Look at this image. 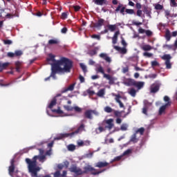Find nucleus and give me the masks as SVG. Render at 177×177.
Masks as SVG:
<instances>
[{
  "label": "nucleus",
  "instance_id": "f257e3e1",
  "mask_svg": "<svg viewBox=\"0 0 177 177\" xmlns=\"http://www.w3.org/2000/svg\"><path fill=\"white\" fill-rule=\"evenodd\" d=\"M73 68V61L70 59L62 57L60 59L51 64L50 77L56 78L57 73H71Z\"/></svg>",
  "mask_w": 177,
  "mask_h": 177
},
{
  "label": "nucleus",
  "instance_id": "f03ea898",
  "mask_svg": "<svg viewBox=\"0 0 177 177\" xmlns=\"http://www.w3.org/2000/svg\"><path fill=\"white\" fill-rule=\"evenodd\" d=\"M37 160H39L40 162H44V161L46 160V156H35L32 160L28 158L25 159V161L28 165V172L32 177H37V173L41 171V167H39L37 163Z\"/></svg>",
  "mask_w": 177,
  "mask_h": 177
},
{
  "label": "nucleus",
  "instance_id": "7ed1b4c3",
  "mask_svg": "<svg viewBox=\"0 0 177 177\" xmlns=\"http://www.w3.org/2000/svg\"><path fill=\"white\" fill-rule=\"evenodd\" d=\"M74 88H75V83L71 84L68 87L63 88L61 90L60 93H57L56 96L51 100L50 104L48 105V109H53V106H56V102H58V100H64V99H66V97H63L62 96V95H63V93L68 92V91H74Z\"/></svg>",
  "mask_w": 177,
  "mask_h": 177
},
{
  "label": "nucleus",
  "instance_id": "20e7f679",
  "mask_svg": "<svg viewBox=\"0 0 177 177\" xmlns=\"http://www.w3.org/2000/svg\"><path fill=\"white\" fill-rule=\"evenodd\" d=\"M164 102H165L166 104L162 105V106L160 107L158 112L159 115H162L163 113H165V110H167V108L169 107V106H171L172 103L168 95H165L164 97Z\"/></svg>",
  "mask_w": 177,
  "mask_h": 177
},
{
  "label": "nucleus",
  "instance_id": "39448f33",
  "mask_svg": "<svg viewBox=\"0 0 177 177\" xmlns=\"http://www.w3.org/2000/svg\"><path fill=\"white\" fill-rule=\"evenodd\" d=\"M104 171H106V169L97 171L96 169L88 165L84 167L83 175L84 174H88V172H91V175H99L100 174H102V172H104Z\"/></svg>",
  "mask_w": 177,
  "mask_h": 177
},
{
  "label": "nucleus",
  "instance_id": "423d86ee",
  "mask_svg": "<svg viewBox=\"0 0 177 177\" xmlns=\"http://www.w3.org/2000/svg\"><path fill=\"white\" fill-rule=\"evenodd\" d=\"M161 59L162 60H165L166 68H167L168 70L169 68H171L172 64H171V59H172V57H171V55L165 54L162 57H161Z\"/></svg>",
  "mask_w": 177,
  "mask_h": 177
},
{
  "label": "nucleus",
  "instance_id": "0eeeda50",
  "mask_svg": "<svg viewBox=\"0 0 177 177\" xmlns=\"http://www.w3.org/2000/svg\"><path fill=\"white\" fill-rule=\"evenodd\" d=\"M92 114H94V115H99V112H97V111L96 110H92V109L86 110L84 112V117L88 120H93V116H92Z\"/></svg>",
  "mask_w": 177,
  "mask_h": 177
},
{
  "label": "nucleus",
  "instance_id": "6e6552de",
  "mask_svg": "<svg viewBox=\"0 0 177 177\" xmlns=\"http://www.w3.org/2000/svg\"><path fill=\"white\" fill-rule=\"evenodd\" d=\"M70 172L73 173L75 175H77V176H80V175H84L82 169L81 168L77 167V166H73L71 168H69Z\"/></svg>",
  "mask_w": 177,
  "mask_h": 177
},
{
  "label": "nucleus",
  "instance_id": "1a4fd4ad",
  "mask_svg": "<svg viewBox=\"0 0 177 177\" xmlns=\"http://www.w3.org/2000/svg\"><path fill=\"white\" fill-rule=\"evenodd\" d=\"M64 108L66 111H75V113H82V109L79 106H71L68 105H64Z\"/></svg>",
  "mask_w": 177,
  "mask_h": 177
},
{
  "label": "nucleus",
  "instance_id": "9d476101",
  "mask_svg": "<svg viewBox=\"0 0 177 177\" xmlns=\"http://www.w3.org/2000/svg\"><path fill=\"white\" fill-rule=\"evenodd\" d=\"M15 168L16 167L15 166V158H13L10 160V165L8 167V174L12 177H13V174H15H15H17V172H19L17 170L15 171Z\"/></svg>",
  "mask_w": 177,
  "mask_h": 177
},
{
  "label": "nucleus",
  "instance_id": "9b49d317",
  "mask_svg": "<svg viewBox=\"0 0 177 177\" xmlns=\"http://www.w3.org/2000/svg\"><path fill=\"white\" fill-rule=\"evenodd\" d=\"M112 96L115 97V100L116 102V103H118L120 105V109H124V104L122 103V102H121V95L120 94H115L114 93H112Z\"/></svg>",
  "mask_w": 177,
  "mask_h": 177
},
{
  "label": "nucleus",
  "instance_id": "f8f14e48",
  "mask_svg": "<svg viewBox=\"0 0 177 177\" xmlns=\"http://www.w3.org/2000/svg\"><path fill=\"white\" fill-rule=\"evenodd\" d=\"M68 137L73 138L71 136V133H60L54 138V140H62V139H64V138Z\"/></svg>",
  "mask_w": 177,
  "mask_h": 177
},
{
  "label": "nucleus",
  "instance_id": "ddd939ff",
  "mask_svg": "<svg viewBox=\"0 0 177 177\" xmlns=\"http://www.w3.org/2000/svg\"><path fill=\"white\" fill-rule=\"evenodd\" d=\"M113 122H114V120L111 118L106 120L105 122L107 124V125L105 126V128L106 129H109V131H111V129H113V127H114V123H113Z\"/></svg>",
  "mask_w": 177,
  "mask_h": 177
},
{
  "label": "nucleus",
  "instance_id": "4468645a",
  "mask_svg": "<svg viewBox=\"0 0 177 177\" xmlns=\"http://www.w3.org/2000/svg\"><path fill=\"white\" fill-rule=\"evenodd\" d=\"M82 131H85V124H80V126L77 128V130L71 133V135L73 137L74 136V135H78V133H80V132H82Z\"/></svg>",
  "mask_w": 177,
  "mask_h": 177
},
{
  "label": "nucleus",
  "instance_id": "2eb2a0df",
  "mask_svg": "<svg viewBox=\"0 0 177 177\" xmlns=\"http://www.w3.org/2000/svg\"><path fill=\"white\" fill-rule=\"evenodd\" d=\"M139 34H146L147 37H151L153 35V32L150 30H145L142 28L138 29Z\"/></svg>",
  "mask_w": 177,
  "mask_h": 177
},
{
  "label": "nucleus",
  "instance_id": "dca6fc26",
  "mask_svg": "<svg viewBox=\"0 0 177 177\" xmlns=\"http://www.w3.org/2000/svg\"><path fill=\"white\" fill-rule=\"evenodd\" d=\"M109 165H110V163L106 162V161H104V162H97L95 167H97V168H105V167H109Z\"/></svg>",
  "mask_w": 177,
  "mask_h": 177
},
{
  "label": "nucleus",
  "instance_id": "f3484780",
  "mask_svg": "<svg viewBox=\"0 0 177 177\" xmlns=\"http://www.w3.org/2000/svg\"><path fill=\"white\" fill-rule=\"evenodd\" d=\"M113 48L115 49V50H118V52H120V53L122 55L127 54V50L125 47L121 48L118 46H114Z\"/></svg>",
  "mask_w": 177,
  "mask_h": 177
},
{
  "label": "nucleus",
  "instance_id": "a211bd4d",
  "mask_svg": "<svg viewBox=\"0 0 177 177\" xmlns=\"http://www.w3.org/2000/svg\"><path fill=\"white\" fill-rule=\"evenodd\" d=\"M93 2L95 5H98L100 6H103V5H109V1L107 0H93Z\"/></svg>",
  "mask_w": 177,
  "mask_h": 177
},
{
  "label": "nucleus",
  "instance_id": "6ab92c4d",
  "mask_svg": "<svg viewBox=\"0 0 177 177\" xmlns=\"http://www.w3.org/2000/svg\"><path fill=\"white\" fill-rule=\"evenodd\" d=\"M160 91V84H152L151 86V93H157Z\"/></svg>",
  "mask_w": 177,
  "mask_h": 177
},
{
  "label": "nucleus",
  "instance_id": "aec40b11",
  "mask_svg": "<svg viewBox=\"0 0 177 177\" xmlns=\"http://www.w3.org/2000/svg\"><path fill=\"white\" fill-rule=\"evenodd\" d=\"M104 78H106L109 80V85H114V82L115 81V79L113 77L107 74V75H104Z\"/></svg>",
  "mask_w": 177,
  "mask_h": 177
},
{
  "label": "nucleus",
  "instance_id": "412c9836",
  "mask_svg": "<svg viewBox=\"0 0 177 177\" xmlns=\"http://www.w3.org/2000/svg\"><path fill=\"white\" fill-rule=\"evenodd\" d=\"M104 25V19L100 18L98 19L97 22L94 24V27H95V28H99L100 27H102Z\"/></svg>",
  "mask_w": 177,
  "mask_h": 177
},
{
  "label": "nucleus",
  "instance_id": "4be33fe9",
  "mask_svg": "<svg viewBox=\"0 0 177 177\" xmlns=\"http://www.w3.org/2000/svg\"><path fill=\"white\" fill-rule=\"evenodd\" d=\"M120 35V30H118L115 32L113 37H112V44L115 45L118 41V36Z\"/></svg>",
  "mask_w": 177,
  "mask_h": 177
},
{
  "label": "nucleus",
  "instance_id": "5701e85b",
  "mask_svg": "<svg viewBox=\"0 0 177 177\" xmlns=\"http://www.w3.org/2000/svg\"><path fill=\"white\" fill-rule=\"evenodd\" d=\"M135 80L132 79H127L124 81V85H127V86H135Z\"/></svg>",
  "mask_w": 177,
  "mask_h": 177
},
{
  "label": "nucleus",
  "instance_id": "b1692460",
  "mask_svg": "<svg viewBox=\"0 0 177 177\" xmlns=\"http://www.w3.org/2000/svg\"><path fill=\"white\" fill-rule=\"evenodd\" d=\"M95 71L97 74H99V73L100 74H102L103 75V77L104 78V75H106L105 73H104V68H103V66H102V65H100L98 67H97L95 68Z\"/></svg>",
  "mask_w": 177,
  "mask_h": 177
},
{
  "label": "nucleus",
  "instance_id": "393cba45",
  "mask_svg": "<svg viewBox=\"0 0 177 177\" xmlns=\"http://www.w3.org/2000/svg\"><path fill=\"white\" fill-rule=\"evenodd\" d=\"M100 57H102V59H104V60H106L107 63H111V58H110V57H108L107 54L106 53L100 54Z\"/></svg>",
  "mask_w": 177,
  "mask_h": 177
},
{
  "label": "nucleus",
  "instance_id": "a878e982",
  "mask_svg": "<svg viewBox=\"0 0 177 177\" xmlns=\"http://www.w3.org/2000/svg\"><path fill=\"white\" fill-rule=\"evenodd\" d=\"M9 64H10L9 62H5L3 64L0 62V73L3 71V70H6V68L9 67Z\"/></svg>",
  "mask_w": 177,
  "mask_h": 177
},
{
  "label": "nucleus",
  "instance_id": "bb28decb",
  "mask_svg": "<svg viewBox=\"0 0 177 177\" xmlns=\"http://www.w3.org/2000/svg\"><path fill=\"white\" fill-rule=\"evenodd\" d=\"M134 86H136V88H138V89H142V88H143V86H145V82L136 81L134 82Z\"/></svg>",
  "mask_w": 177,
  "mask_h": 177
},
{
  "label": "nucleus",
  "instance_id": "cd10ccee",
  "mask_svg": "<svg viewBox=\"0 0 177 177\" xmlns=\"http://www.w3.org/2000/svg\"><path fill=\"white\" fill-rule=\"evenodd\" d=\"M144 12L146 14V15L149 17V19H151V10H150L147 7L144 8Z\"/></svg>",
  "mask_w": 177,
  "mask_h": 177
},
{
  "label": "nucleus",
  "instance_id": "c85d7f7f",
  "mask_svg": "<svg viewBox=\"0 0 177 177\" xmlns=\"http://www.w3.org/2000/svg\"><path fill=\"white\" fill-rule=\"evenodd\" d=\"M108 30H109V31H111V32H113V31H115V30L117 29V25L114 24V25H107L106 26Z\"/></svg>",
  "mask_w": 177,
  "mask_h": 177
},
{
  "label": "nucleus",
  "instance_id": "c756f323",
  "mask_svg": "<svg viewBox=\"0 0 177 177\" xmlns=\"http://www.w3.org/2000/svg\"><path fill=\"white\" fill-rule=\"evenodd\" d=\"M106 127H103L100 126L98 128L95 129L96 133H102V132H104L106 131Z\"/></svg>",
  "mask_w": 177,
  "mask_h": 177
},
{
  "label": "nucleus",
  "instance_id": "7c9ffc66",
  "mask_svg": "<svg viewBox=\"0 0 177 177\" xmlns=\"http://www.w3.org/2000/svg\"><path fill=\"white\" fill-rule=\"evenodd\" d=\"M142 50L148 51V50H151L153 49V47L149 44H145L142 46Z\"/></svg>",
  "mask_w": 177,
  "mask_h": 177
},
{
  "label": "nucleus",
  "instance_id": "2f4dec72",
  "mask_svg": "<svg viewBox=\"0 0 177 177\" xmlns=\"http://www.w3.org/2000/svg\"><path fill=\"white\" fill-rule=\"evenodd\" d=\"M167 41H171V32L169 30H167L165 35Z\"/></svg>",
  "mask_w": 177,
  "mask_h": 177
},
{
  "label": "nucleus",
  "instance_id": "473e14b6",
  "mask_svg": "<svg viewBox=\"0 0 177 177\" xmlns=\"http://www.w3.org/2000/svg\"><path fill=\"white\" fill-rule=\"evenodd\" d=\"M59 40L57 39H50L48 41V45H57L59 44Z\"/></svg>",
  "mask_w": 177,
  "mask_h": 177
},
{
  "label": "nucleus",
  "instance_id": "72a5a7b5",
  "mask_svg": "<svg viewBox=\"0 0 177 177\" xmlns=\"http://www.w3.org/2000/svg\"><path fill=\"white\" fill-rule=\"evenodd\" d=\"M47 62H53L56 63V59H55V55L49 54L48 57L47 58Z\"/></svg>",
  "mask_w": 177,
  "mask_h": 177
},
{
  "label": "nucleus",
  "instance_id": "f704fd0d",
  "mask_svg": "<svg viewBox=\"0 0 177 177\" xmlns=\"http://www.w3.org/2000/svg\"><path fill=\"white\" fill-rule=\"evenodd\" d=\"M138 140H139L136 138V134L135 133L134 134L132 135L130 142H133V143H138Z\"/></svg>",
  "mask_w": 177,
  "mask_h": 177
},
{
  "label": "nucleus",
  "instance_id": "c9c22d12",
  "mask_svg": "<svg viewBox=\"0 0 177 177\" xmlns=\"http://www.w3.org/2000/svg\"><path fill=\"white\" fill-rule=\"evenodd\" d=\"M138 133H140L141 136L143 135V133H145V128L144 127H140V129H138L135 134L138 135Z\"/></svg>",
  "mask_w": 177,
  "mask_h": 177
},
{
  "label": "nucleus",
  "instance_id": "e433bc0d",
  "mask_svg": "<svg viewBox=\"0 0 177 177\" xmlns=\"http://www.w3.org/2000/svg\"><path fill=\"white\" fill-rule=\"evenodd\" d=\"M129 95H131V96H132L133 97H135V96H136V90H135V88H132L129 91Z\"/></svg>",
  "mask_w": 177,
  "mask_h": 177
},
{
  "label": "nucleus",
  "instance_id": "4c0bfd02",
  "mask_svg": "<svg viewBox=\"0 0 177 177\" xmlns=\"http://www.w3.org/2000/svg\"><path fill=\"white\" fill-rule=\"evenodd\" d=\"M155 9L156 10H162V9H164V6L158 3L155 4Z\"/></svg>",
  "mask_w": 177,
  "mask_h": 177
},
{
  "label": "nucleus",
  "instance_id": "58836bf2",
  "mask_svg": "<svg viewBox=\"0 0 177 177\" xmlns=\"http://www.w3.org/2000/svg\"><path fill=\"white\" fill-rule=\"evenodd\" d=\"M97 96H99L100 97H103V96H104V89H100L97 93Z\"/></svg>",
  "mask_w": 177,
  "mask_h": 177
},
{
  "label": "nucleus",
  "instance_id": "ea45409f",
  "mask_svg": "<svg viewBox=\"0 0 177 177\" xmlns=\"http://www.w3.org/2000/svg\"><path fill=\"white\" fill-rule=\"evenodd\" d=\"M105 113H113L114 110L110 106H105L104 109Z\"/></svg>",
  "mask_w": 177,
  "mask_h": 177
},
{
  "label": "nucleus",
  "instance_id": "a19ab883",
  "mask_svg": "<svg viewBox=\"0 0 177 177\" xmlns=\"http://www.w3.org/2000/svg\"><path fill=\"white\" fill-rule=\"evenodd\" d=\"M3 42L4 45H12L13 44V41L10 39H3Z\"/></svg>",
  "mask_w": 177,
  "mask_h": 177
},
{
  "label": "nucleus",
  "instance_id": "79ce46f5",
  "mask_svg": "<svg viewBox=\"0 0 177 177\" xmlns=\"http://www.w3.org/2000/svg\"><path fill=\"white\" fill-rule=\"evenodd\" d=\"M165 17H167V19H169V17H174V15H171V12H169V10H165Z\"/></svg>",
  "mask_w": 177,
  "mask_h": 177
},
{
  "label": "nucleus",
  "instance_id": "37998d69",
  "mask_svg": "<svg viewBox=\"0 0 177 177\" xmlns=\"http://www.w3.org/2000/svg\"><path fill=\"white\" fill-rule=\"evenodd\" d=\"M53 113H57V114H63V111L58 107L57 109H53Z\"/></svg>",
  "mask_w": 177,
  "mask_h": 177
},
{
  "label": "nucleus",
  "instance_id": "c03bdc74",
  "mask_svg": "<svg viewBox=\"0 0 177 177\" xmlns=\"http://www.w3.org/2000/svg\"><path fill=\"white\" fill-rule=\"evenodd\" d=\"M121 158H122V156H116L115 158H114L111 161V164L115 162V161H120L121 160Z\"/></svg>",
  "mask_w": 177,
  "mask_h": 177
},
{
  "label": "nucleus",
  "instance_id": "a18cd8bd",
  "mask_svg": "<svg viewBox=\"0 0 177 177\" xmlns=\"http://www.w3.org/2000/svg\"><path fill=\"white\" fill-rule=\"evenodd\" d=\"M80 67L84 74L88 71V70L86 69V66H85L84 64H80Z\"/></svg>",
  "mask_w": 177,
  "mask_h": 177
},
{
  "label": "nucleus",
  "instance_id": "49530a36",
  "mask_svg": "<svg viewBox=\"0 0 177 177\" xmlns=\"http://www.w3.org/2000/svg\"><path fill=\"white\" fill-rule=\"evenodd\" d=\"M68 149L69 150V151H74V150H75V145H69L68 146Z\"/></svg>",
  "mask_w": 177,
  "mask_h": 177
},
{
  "label": "nucleus",
  "instance_id": "de8ad7c7",
  "mask_svg": "<svg viewBox=\"0 0 177 177\" xmlns=\"http://www.w3.org/2000/svg\"><path fill=\"white\" fill-rule=\"evenodd\" d=\"M121 131H127L128 130V125L127 124H123L120 127Z\"/></svg>",
  "mask_w": 177,
  "mask_h": 177
},
{
  "label": "nucleus",
  "instance_id": "09e8293b",
  "mask_svg": "<svg viewBox=\"0 0 177 177\" xmlns=\"http://www.w3.org/2000/svg\"><path fill=\"white\" fill-rule=\"evenodd\" d=\"M68 15L67 14V12H62L61 15V19H62V20H66V19H67Z\"/></svg>",
  "mask_w": 177,
  "mask_h": 177
},
{
  "label": "nucleus",
  "instance_id": "8fccbe9b",
  "mask_svg": "<svg viewBox=\"0 0 177 177\" xmlns=\"http://www.w3.org/2000/svg\"><path fill=\"white\" fill-rule=\"evenodd\" d=\"M126 13H127L128 15H133L135 13V10H132V9H126L125 10Z\"/></svg>",
  "mask_w": 177,
  "mask_h": 177
},
{
  "label": "nucleus",
  "instance_id": "3c124183",
  "mask_svg": "<svg viewBox=\"0 0 177 177\" xmlns=\"http://www.w3.org/2000/svg\"><path fill=\"white\" fill-rule=\"evenodd\" d=\"M143 56H145V57H153V53L145 52L143 53Z\"/></svg>",
  "mask_w": 177,
  "mask_h": 177
},
{
  "label": "nucleus",
  "instance_id": "603ef678",
  "mask_svg": "<svg viewBox=\"0 0 177 177\" xmlns=\"http://www.w3.org/2000/svg\"><path fill=\"white\" fill-rule=\"evenodd\" d=\"M15 15L13 14L8 13L6 15L4 19H13Z\"/></svg>",
  "mask_w": 177,
  "mask_h": 177
},
{
  "label": "nucleus",
  "instance_id": "864d4df0",
  "mask_svg": "<svg viewBox=\"0 0 177 177\" xmlns=\"http://www.w3.org/2000/svg\"><path fill=\"white\" fill-rule=\"evenodd\" d=\"M131 153H132V149H127L124 151L122 156H128V155L131 154Z\"/></svg>",
  "mask_w": 177,
  "mask_h": 177
},
{
  "label": "nucleus",
  "instance_id": "5fc2aeb1",
  "mask_svg": "<svg viewBox=\"0 0 177 177\" xmlns=\"http://www.w3.org/2000/svg\"><path fill=\"white\" fill-rule=\"evenodd\" d=\"M16 71L19 73L20 71V62H17L15 63Z\"/></svg>",
  "mask_w": 177,
  "mask_h": 177
},
{
  "label": "nucleus",
  "instance_id": "6e6d98bb",
  "mask_svg": "<svg viewBox=\"0 0 177 177\" xmlns=\"http://www.w3.org/2000/svg\"><path fill=\"white\" fill-rule=\"evenodd\" d=\"M128 71H129V67L125 66V67L122 68L123 74H127V73H128Z\"/></svg>",
  "mask_w": 177,
  "mask_h": 177
},
{
  "label": "nucleus",
  "instance_id": "4d7b16f0",
  "mask_svg": "<svg viewBox=\"0 0 177 177\" xmlns=\"http://www.w3.org/2000/svg\"><path fill=\"white\" fill-rule=\"evenodd\" d=\"M144 104H145V107H150V106H151V102H149V101L147 100H145L144 101Z\"/></svg>",
  "mask_w": 177,
  "mask_h": 177
},
{
  "label": "nucleus",
  "instance_id": "13d9d810",
  "mask_svg": "<svg viewBox=\"0 0 177 177\" xmlns=\"http://www.w3.org/2000/svg\"><path fill=\"white\" fill-rule=\"evenodd\" d=\"M73 9H74L75 12H80V10H81V6H73Z\"/></svg>",
  "mask_w": 177,
  "mask_h": 177
},
{
  "label": "nucleus",
  "instance_id": "bf43d9fd",
  "mask_svg": "<svg viewBox=\"0 0 177 177\" xmlns=\"http://www.w3.org/2000/svg\"><path fill=\"white\" fill-rule=\"evenodd\" d=\"M121 39H122V41H121L122 45L124 46V48H127V45H128L127 44V41H125V39H124V37H121Z\"/></svg>",
  "mask_w": 177,
  "mask_h": 177
},
{
  "label": "nucleus",
  "instance_id": "052dcab7",
  "mask_svg": "<svg viewBox=\"0 0 177 177\" xmlns=\"http://www.w3.org/2000/svg\"><path fill=\"white\" fill-rule=\"evenodd\" d=\"M90 55L91 56H95V55H97V50L96 49L92 50L90 51Z\"/></svg>",
  "mask_w": 177,
  "mask_h": 177
},
{
  "label": "nucleus",
  "instance_id": "680f3d73",
  "mask_svg": "<svg viewBox=\"0 0 177 177\" xmlns=\"http://www.w3.org/2000/svg\"><path fill=\"white\" fill-rule=\"evenodd\" d=\"M113 113L115 117H121V112L118 111H113Z\"/></svg>",
  "mask_w": 177,
  "mask_h": 177
},
{
  "label": "nucleus",
  "instance_id": "e2e57ef3",
  "mask_svg": "<svg viewBox=\"0 0 177 177\" xmlns=\"http://www.w3.org/2000/svg\"><path fill=\"white\" fill-rule=\"evenodd\" d=\"M54 177H62V174H60V171H57L54 173Z\"/></svg>",
  "mask_w": 177,
  "mask_h": 177
},
{
  "label": "nucleus",
  "instance_id": "0e129e2a",
  "mask_svg": "<svg viewBox=\"0 0 177 177\" xmlns=\"http://www.w3.org/2000/svg\"><path fill=\"white\" fill-rule=\"evenodd\" d=\"M15 56H21L23 52L21 50H16L15 53Z\"/></svg>",
  "mask_w": 177,
  "mask_h": 177
},
{
  "label": "nucleus",
  "instance_id": "69168bd1",
  "mask_svg": "<svg viewBox=\"0 0 177 177\" xmlns=\"http://www.w3.org/2000/svg\"><path fill=\"white\" fill-rule=\"evenodd\" d=\"M152 67H156L157 66H159L160 64H158V62L157 61H153L151 63Z\"/></svg>",
  "mask_w": 177,
  "mask_h": 177
},
{
  "label": "nucleus",
  "instance_id": "338daca9",
  "mask_svg": "<svg viewBox=\"0 0 177 177\" xmlns=\"http://www.w3.org/2000/svg\"><path fill=\"white\" fill-rule=\"evenodd\" d=\"M170 5H171V6H177L176 1V0H170Z\"/></svg>",
  "mask_w": 177,
  "mask_h": 177
},
{
  "label": "nucleus",
  "instance_id": "774afa93",
  "mask_svg": "<svg viewBox=\"0 0 177 177\" xmlns=\"http://www.w3.org/2000/svg\"><path fill=\"white\" fill-rule=\"evenodd\" d=\"M8 57H15V54L14 53L9 52L7 53Z\"/></svg>",
  "mask_w": 177,
  "mask_h": 177
}]
</instances>
